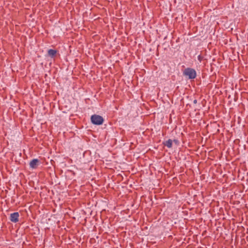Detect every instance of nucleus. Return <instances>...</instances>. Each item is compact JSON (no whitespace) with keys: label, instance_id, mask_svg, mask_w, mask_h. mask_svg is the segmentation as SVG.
Listing matches in <instances>:
<instances>
[{"label":"nucleus","instance_id":"f257e3e1","mask_svg":"<svg viewBox=\"0 0 248 248\" xmlns=\"http://www.w3.org/2000/svg\"><path fill=\"white\" fill-rule=\"evenodd\" d=\"M184 75L188 77L189 79H194L196 77V72L192 68H187L186 69L183 73Z\"/></svg>","mask_w":248,"mask_h":248},{"label":"nucleus","instance_id":"f03ea898","mask_svg":"<svg viewBox=\"0 0 248 248\" xmlns=\"http://www.w3.org/2000/svg\"><path fill=\"white\" fill-rule=\"evenodd\" d=\"M103 118L97 115H93L91 117V121L92 123L96 125H100L103 123Z\"/></svg>","mask_w":248,"mask_h":248},{"label":"nucleus","instance_id":"7ed1b4c3","mask_svg":"<svg viewBox=\"0 0 248 248\" xmlns=\"http://www.w3.org/2000/svg\"><path fill=\"white\" fill-rule=\"evenodd\" d=\"M19 214L18 212H15L10 215V220L13 222H17L18 221Z\"/></svg>","mask_w":248,"mask_h":248},{"label":"nucleus","instance_id":"20e7f679","mask_svg":"<svg viewBox=\"0 0 248 248\" xmlns=\"http://www.w3.org/2000/svg\"><path fill=\"white\" fill-rule=\"evenodd\" d=\"M39 160L38 159H33L30 163V167L32 169H36L39 165Z\"/></svg>","mask_w":248,"mask_h":248},{"label":"nucleus","instance_id":"39448f33","mask_svg":"<svg viewBox=\"0 0 248 248\" xmlns=\"http://www.w3.org/2000/svg\"><path fill=\"white\" fill-rule=\"evenodd\" d=\"M56 53H57V51L54 49H50L48 50V54L51 57H54L55 55V54H56Z\"/></svg>","mask_w":248,"mask_h":248},{"label":"nucleus","instance_id":"423d86ee","mask_svg":"<svg viewBox=\"0 0 248 248\" xmlns=\"http://www.w3.org/2000/svg\"><path fill=\"white\" fill-rule=\"evenodd\" d=\"M172 141L171 140H169L166 141L165 143V145L168 148H170L172 146Z\"/></svg>","mask_w":248,"mask_h":248}]
</instances>
